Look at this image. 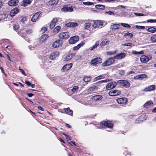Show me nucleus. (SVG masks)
<instances>
[{
  "label": "nucleus",
  "mask_w": 156,
  "mask_h": 156,
  "mask_svg": "<svg viewBox=\"0 0 156 156\" xmlns=\"http://www.w3.org/2000/svg\"><path fill=\"white\" fill-rule=\"evenodd\" d=\"M114 62L115 58L114 57H110L104 62L102 63V66H109L114 63Z\"/></svg>",
  "instance_id": "nucleus-1"
},
{
  "label": "nucleus",
  "mask_w": 156,
  "mask_h": 156,
  "mask_svg": "<svg viewBox=\"0 0 156 156\" xmlns=\"http://www.w3.org/2000/svg\"><path fill=\"white\" fill-rule=\"evenodd\" d=\"M101 126L103 128H112L113 127V124L110 121H107L101 122Z\"/></svg>",
  "instance_id": "nucleus-2"
},
{
  "label": "nucleus",
  "mask_w": 156,
  "mask_h": 156,
  "mask_svg": "<svg viewBox=\"0 0 156 156\" xmlns=\"http://www.w3.org/2000/svg\"><path fill=\"white\" fill-rule=\"evenodd\" d=\"M58 36L60 39H67L70 36L69 33L68 32H65L59 34Z\"/></svg>",
  "instance_id": "nucleus-3"
},
{
  "label": "nucleus",
  "mask_w": 156,
  "mask_h": 156,
  "mask_svg": "<svg viewBox=\"0 0 156 156\" xmlns=\"http://www.w3.org/2000/svg\"><path fill=\"white\" fill-rule=\"evenodd\" d=\"M152 57L149 56V57L145 55H142L140 58V60L141 62L146 63L149 60L151 59Z\"/></svg>",
  "instance_id": "nucleus-4"
},
{
  "label": "nucleus",
  "mask_w": 156,
  "mask_h": 156,
  "mask_svg": "<svg viewBox=\"0 0 156 156\" xmlns=\"http://www.w3.org/2000/svg\"><path fill=\"white\" fill-rule=\"evenodd\" d=\"M101 58L99 57L96 58L92 60L90 62L91 65L96 66L97 64L101 63L102 62Z\"/></svg>",
  "instance_id": "nucleus-5"
},
{
  "label": "nucleus",
  "mask_w": 156,
  "mask_h": 156,
  "mask_svg": "<svg viewBox=\"0 0 156 156\" xmlns=\"http://www.w3.org/2000/svg\"><path fill=\"white\" fill-rule=\"evenodd\" d=\"M117 101L119 104L126 105L128 103L127 99L125 98H119L116 100Z\"/></svg>",
  "instance_id": "nucleus-6"
},
{
  "label": "nucleus",
  "mask_w": 156,
  "mask_h": 156,
  "mask_svg": "<svg viewBox=\"0 0 156 156\" xmlns=\"http://www.w3.org/2000/svg\"><path fill=\"white\" fill-rule=\"evenodd\" d=\"M121 92L119 90H111L108 92V94L110 96H113L119 95Z\"/></svg>",
  "instance_id": "nucleus-7"
},
{
  "label": "nucleus",
  "mask_w": 156,
  "mask_h": 156,
  "mask_svg": "<svg viewBox=\"0 0 156 156\" xmlns=\"http://www.w3.org/2000/svg\"><path fill=\"white\" fill-rule=\"evenodd\" d=\"M72 66V64H67L65 65L61 69L62 72H65L70 69Z\"/></svg>",
  "instance_id": "nucleus-8"
},
{
  "label": "nucleus",
  "mask_w": 156,
  "mask_h": 156,
  "mask_svg": "<svg viewBox=\"0 0 156 156\" xmlns=\"http://www.w3.org/2000/svg\"><path fill=\"white\" fill-rule=\"evenodd\" d=\"M117 82L122 85V86L125 87H128L129 86L130 84L129 82L126 80H120L118 81Z\"/></svg>",
  "instance_id": "nucleus-9"
},
{
  "label": "nucleus",
  "mask_w": 156,
  "mask_h": 156,
  "mask_svg": "<svg viewBox=\"0 0 156 156\" xmlns=\"http://www.w3.org/2000/svg\"><path fill=\"white\" fill-rule=\"evenodd\" d=\"M79 40L78 36H76L71 37L69 40V42L70 44H74Z\"/></svg>",
  "instance_id": "nucleus-10"
},
{
  "label": "nucleus",
  "mask_w": 156,
  "mask_h": 156,
  "mask_svg": "<svg viewBox=\"0 0 156 156\" xmlns=\"http://www.w3.org/2000/svg\"><path fill=\"white\" fill-rule=\"evenodd\" d=\"M116 83L115 82L110 83L107 85L106 88L107 90H109L114 88L116 86Z\"/></svg>",
  "instance_id": "nucleus-11"
},
{
  "label": "nucleus",
  "mask_w": 156,
  "mask_h": 156,
  "mask_svg": "<svg viewBox=\"0 0 156 156\" xmlns=\"http://www.w3.org/2000/svg\"><path fill=\"white\" fill-rule=\"evenodd\" d=\"M125 56V53L124 52H122L117 54L114 57L115 58V59H120L124 58Z\"/></svg>",
  "instance_id": "nucleus-12"
},
{
  "label": "nucleus",
  "mask_w": 156,
  "mask_h": 156,
  "mask_svg": "<svg viewBox=\"0 0 156 156\" xmlns=\"http://www.w3.org/2000/svg\"><path fill=\"white\" fill-rule=\"evenodd\" d=\"M41 13L40 12H37L36 13L34 14L32 17L31 20L33 22H36L39 18Z\"/></svg>",
  "instance_id": "nucleus-13"
},
{
  "label": "nucleus",
  "mask_w": 156,
  "mask_h": 156,
  "mask_svg": "<svg viewBox=\"0 0 156 156\" xmlns=\"http://www.w3.org/2000/svg\"><path fill=\"white\" fill-rule=\"evenodd\" d=\"M61 10L64 12H72L73 11V9L71 6H67L62 8Z\"/></svg>",
  "instance_id": "nucleus-14"
},
{
  "label": "nucleus",
  "mask_w": 156,
  "mask_h": 156,
  "mask_svg": "<svg viewBox=\"0 0 156 156\" xmlns=\"http://www.w3.org/2000/svg\"><path fill=\"white\" fill-rule=\"evenodd\" d=\"M103 25V22L100 20H96L94 21V24L93 25V27L96 28L100 26H102Z\"/></svg>",
  "instance_id": "nucleus-15"
},
{
  "label": "nucleus",
  "mask_w": 156,
  "mask_h": 156,
  "mask_svg": "<svg viewBox=\"0 0 156 156\" xmlns=\"http://www.w3.org/2000/svg\"><path fill=\"white\" fill-rule=\"evenodd\" d=\"M18 0H10L8 3V5L10 6H15L18 5L19 3Z\"/></svg>",
  "instance_id": "nucleus-16"
},
{
  "label": "nucleus",
  "mask_w": 156,
  "mask_h": 156,
  "mask_svg": "<svg viewBox=\"0 0 156 156\" xmlns=\"http://www.w3.org/2000/svg\"><path fill=\"white\" fill-rule=\"evenodd\" d=\"M19 12V9L17 8H15L12 10L10 13V15L12 17L17 14Z\"/></svg>",
  "instance_id": "nucleus-17"
},
{
  "label": "nucleus",
  "mask_w": 156,
  "mask_h": 156,
  "mask_svg": "<svg viewBox=\"0 0 156 156\" xmlns=\"http://www.w3.org/2000/svg\"><path fill=\"white\" fill-rule=\"evenodd\" d=\"M59 55V52L58 51H55L51 53L49 57L51 59L53 60L55 58Z\"/></svg>",
  "instance_id": "nucleus-18"
},
{
  "label": "nucleus",
  "mask_w": 156,
  "mask_h": 156,
  "mask_svg": "<svg viewBox=\"0 0 156 156\" xmlns=\"http://www.w3.org/2000/svg\"><path fill=\"white\" fill-rule=\"evenodd\" d=\"M98 89V87H97L94 86L91 87L88 89V92L90 93H92L96 91Z\"/></svg>",
  "instance_id": "nucleus-19"
},
{
  "label": "nucleus",
  "mask_w": 156,
  "mask_h": 156,
  "mask_svg": "<svg viewBox=\"0 0 156 156\" xmlns=\"http://www.w3.org/2000/svg\"><path fill=\"white\" fill-rule=\"evenodd\" d=\"M58 0H51L48 2L49 5L54 6L56 5L58 3Z\"/></svg>",
  "instance_id": "nucleus-20"
},
{
  "label": "nucleus",
  "mask_w": 156,
  "mask_h": 156,
  "mask_svg": "<svg viewBox=\"0 0 156 156\" xmlns=\"http://www.w3.org/2000/svg\"><path fill=\"white\" fill-rule=\"evenodd\" d=\"M110 41L109 39H105L103 40L100 44L101 46H104L109 44Z\"/></svg>",
  "instance_id": "nucleus-21"
},
{
  "label": "nucleus",
  "mask_w": 156,
  "mask_h": 156,
  "mask_svg": "<svg viewBox=\"0 0 156 156\" xmlns=\"http://www.w3.org/2000/svg\"><path fill=\"white\" fill-rule=\"evenodd\" d=\"M155 89V85H151L148 86L147 87L145 88L144 90V91H149Z\"/></svg>",
  "instance_id": "nucleus-22"
},
{
  "label": "nucleus",
  "mask_w": 156,
  "mask_h": 156,
  "mask_svg": "<svg viewBox=\"0 0 156 156\" xmlns=\"http://www.w3.org/2000/svg\"><path fill=\"white\" fill-rule=\"evenodd\" d=\"M48 37V36L46 34H44L42 35L40 39V42H44L46 40Z\"/></svg>",
  "instance_id": "nucleus-23"
},
{
  "label": "nucleus",
  "mask_w": 156,
  "mask_h": 156,
  "mask_svg": "<svg viewBox=\"0 0 156 156\" xmlns=\"http://www.w3.org/2000/svg\"><path fill=\"white\" fill-rule=\"evenodd\" d=\"M61 45V44L60 43V41L58 40L55 41L52 44V46L54 48H56L59 47Z\"/></svg>",
  "instance_id": "nucleus-24"
},
{
  "label": "nucleus",
  "mask_w": 156,
  "mask_h": 156,
  "mask_svg": "<svg viewBox=\"0 0 156 156\" xmlns=\"http://www.w3.org/2000/svg\"><path fill=\"white\" fill-rule=\"evenodd\" d=\"M147 76L146 75L142 74L137 75L134 77V78L137 79H142L144 78H146Z\"/></svg>",
  "instance_id": "nucleus-25"
},
{
  "label": "nucleus",
  "mask_w": 156,
  "mask_h": 156,
  "mask_svg": "<svg viewBox=\"0 0 156 156\" xmlns=\"http://www.w3.org/2000/svg\"><path fill=\"white\" fill-rule=\"evenodd\" d=\"M77 26V23H69L66 24V26L67 27H74Z\"/></svg>",
  "instance_id": "nucleus-26"
},
{
  "label": "nucleus",
  "mask_w": 156,
  "mask_h": 156,
  "mask_svg": "<svg viewBox=\"0 0 156 156\" xmlns=\"http://www.w3.org/2000/svg\"><path fill=\"white\" fill-rule=\"evenodd\" d=\"M26 29H21L20 31L19 34L23 37H25L26 36Z\"/></svg>",
  "instance_id": "nucleus-27"
},
{
  "label": "nucleus",
  "mask_w": 156,
  "mask_h": 156,
  "mask_svg": "<svg viewBox=\"0 0 156 156\" xmlns=\"http://www.w3.org/2000/svg\"><path fill=\"white\" fill-rule=\"evenodd\" d=\"M102 97L101 95H96L93 96L92 99L95 101L100 100L102 99Z\"/></svg>",
  "instance_id": "nucleus-28"
},
{
  "label": "nucleus",
  "mask_w": 156,
  "mask_h": 156,
  "mask_svg": "<svg viewBox=\"0 0 156 156\" xmlns=\"http://www.w3.org/2000/svg\"><path fill=\"white\" fill-rule=\"evenodd\" d=\"M147 30L151 33H154L156 32V29L153 27H150L148 28Z\"/></svg>",
  "instance_id": "nucleus-29"
},
{
  "label": "nucleus",
  "mask_w": 156,
  "mask_h": 156,
  "mask_svg": "<svg viewBox=\"0 0 156 156\" xmlns=\"http://www.w3.org/2000/svg\"><path fill=\"white\" fill-rule=\"evenodd\" d=\"M145 116V115H141L136 120V122L137 123H139L141 121H143V119L144 118V116Z\"/></svg>",
  "instance_id": "nucleus-30"
},
{
  "label": "nucleus",
  "mask_w": 156,
  "mask_h": 156,
  "mask_svg": "<svg viewBox=\"0 0 156 156\" xmlns=\"http://www.w3.org/2000/svg\"><path fill=\"white\" fill-rule=\"evenodd\" d=\"M120 25L119 24H115L111 25V29L112 30H116L119 29Z\"/></svg>",
  "instance_id": "nucleus-31"
},
{
  "label": "nucleus",
  "mask_w": 156,
  "mask_h": 156,
  "mask_svg": "<svg viewBox=\"0 0 156 156\" xmlns=\"http://www.w3.org/2000/svg\"><path fill=\"white\" fill-rule=\"evenodd\" d=\"M99 45V41H97L95 42V44L92 46V47H91L90 48V51H92L94 49H95V48H96Z\"/></svg>",
  "instance_id": "nucleus-32"
},
{
  "label": "nucleus",
  "mask_w": 156,
  "mask_h": 156,
  "mask_svg": "<svg viewBox=\"0 0 156 156\" xmlns=\"http://www.w3.org/2000/svg\"><path fill=\"white\" fill-rule=\"evenodd\" d=\"M75 54L74 53H71L69 54L68 55H67L66 58V61H68V60H70L71 58H73V57L74 56Z\"/></svg>",
  "instance_id": "nucleus-33"
},
{
  "label": "nucleus",
  "mask_w": 156,
  "mask_h": 156,
  "mask_svg": "<svg viewBox=\"0 0 156 156\" xmlns=\"http://www.w3.org/2000/svg\"><path fill=\"white\" fill-rule=\"evenodd\" d=\"M65 111L66 113L69 115H72L73 114V111L71 110L70 109L69 107L66 108H65Z\"/></svg>",
  "instance_id": "nucleus-34"
},
{
  "label": "nucleus",
  "mask_w": 156,
  "mask_h": 156,
  "mask_svg": "<svg viewBox=\"0 0 156 156\" xmlns=\"http://www.w3.org/2000/svg\"><path fill=\"white\" fill-rule=\"evenodd\" d=\"M117 51L118 50H115L113 51H108L106 52V53L108 55H111L116 53Z\"/></svg>",
  "instance_id": "nucleus-35"
},
{
  "label": "nucleus",
  "mask_w": 156,
  "mask_h": 156,
  "mask_svg": "<svg viewBox=\"0 0 156 156\" xmlns=\"http://www.w3.org/2000/svg\"><path fill=\"white\" fill-rule=\"evenodd\" d=\"M61 27L60 26H57L54 29V32L55 34H57L61 29Z\"/></svg>",
  "instance_id": "nucleus-36"
},
{
  "label": "nucleus",
  "mask_w": 156,
  "mask_h": 156,
  "mask_svg": "<svg viewBox=\"0 0 156 156\" xmlns=\"http://www.w3.org/2000/svg\"><path fill=\"white\" fill-rule=\"evenodd\" d=\"M31 2L30 0H23V5L24 7L27 6L28 4L30 3Z\"/></svg>",
  "instance_id": "nucleus-37"
},
{
  "label": "nucleus",
  "mask_w": 156,
  "mask_h": 156,
  "mask_svg": "<svg viewBox=\"0 0 156 156\" xmlns=\"http://www.w3.org/2000/svg\"><path fill=\"white\" fill-rule=\"evenodd\" d=\"M83 44H84V43H83L78 44L77 45V46H75L73 48V50L76 51V50H78L80 47H81L83 45Z\"/></svg>",
  "instance_id": "nucleus-38"
},
{
  "label": "nucleus",
  "mask_w": 156,
  "mask_h": 156,
  "mask_svg": "<svg viewBox=\"0 0 156 156\" xmlns=\"http://www.w3.org/2000/svg\"><path fill=\"white\" fill-rule=\"evenodd\" d=\"M13 29L16 31L19 28V25L18 23H16L13 24Z\"/></svg>",
  "instance_id": "nucleus-39"
},
{
  "label": "nucleus",
  "mask_w": 156,
  "mask_h": 156,
  "mask_svg": "<svg viewBox=\"0 0 156 156\" xmlns=\"http://www.w3.org/2000/svg\"><path fill=\"white\" fill-rule=\"evenodd\" d=\"M95 7L97 9H105V6L104 5H97L95 6Z\"/></svg>",
  "instance_id": "nucleus-40"
},
{
  "label": "nucleus",
  "mask_w": 156,
  "mask_h": 156,
  "mask_svg": "<svg viewBox=\"0 0 156 156\" xmlns=\"http://www.w3.org/2000/svg\"><path fill=\"white\" fill-rule=\"evenodd\" d=\"M132 53L135 55H138V54H142L144 53V51H132Z\"/></svg>",
  "instance_id": "nucleus-41"
},
{
  "label": "nucleus",
  "mask_w": 156,
  "mask_h": 156,
  "mask_svg": "<svg viewBox=\"0 0 156 156\" xmlns=\"http://www.w3.org/2000/svg\"><path fill=\"white\" fill-rule=\"evenodd\" d=\"M91 79L90 77L85 76L83 78V80L85 82H87L90 81Z\"/></svg>",
  "instance_id": "nucleus-42"
},
{
  "label": "nucleus",
  "mask_w": 156,
  "mask_h": 156,
  "mask_svg": "<svg viewBox=\"0 0 156 156\" xmlns=\"http://www.w3.org/2000/svg\"><path fill=\"white\" fill-rule=\"evenodd\" d=\"M151 40L152 42H156V35L151 36Z\"/></svg>",
  "instance_id": "nucleus-43"
},
{
  "label": "nucleus",
  "mask_w": 156,
  "mask_h": 156,
  "mask_svg": "<svg viewBox=\"0 0 156 156\" xmlns=\"http://www.w3.org/2000/svg\"><path fill=\"white\" fill-rule=\"evenodd\" d=\"M121 25L122 26L126 28H129L131 27L129 24L127 23H121Z\"/></svg>",
  "instance_id": "nucleus-44"
},
{
  "label": "nucleus",
  "mask_w": 156,
  "mask_h": 156,
  "mask_svg": "<svg viewBox=\"0 0 156 156\" xmlns=\"http://www.w3.org/2000/svg\"><path fill=\"white\" fill-rule=\"evenodd\" d=\"M124 36L125 37L126 36H129L130 37H133V34L132 33L129 32L126 33L124 34Z\"/></svg>",
  "instance_id": "nucleus-45"
},
{
  "label": "nucleus",
  "mask_w": 156,
  "mask_h": 156,
  "mask_svg": "<svg viewBox=\"0 0 156 156\" xmlns=\"http://www.w3.org/2000/svg\"><path fill=\"white\" fill-rule=\"evenodd\" d=\"M26 36L31 34L32 32V30L30 29H26Z\"/></svg>",
  "instance_id": "nucleus-46"
},
{
  "label": "nucleus",
  "mask_w": 156,
  "mask_h": 156,
  "mask_svg": "<svg viewBox=\"0 0 156 156\" xmlns=\"http://www.w3.org/2000/svg\"><path fill=\"white\" fill-rule=\"evenodd\" d=\"M133 44L131 43H128L124 44H122V45L124 46H132Z\"/></svg>",
  "instance_id": "nucleus-47"
},
{
  "label": "nucleus",
  "mask_w": 156,
  "mask_h": 156,
  "mask_svg": "<svg viewBox=\"0 0 156 156\" xmlns=\"http://www.w3.org/2000/svg\"><path fill=\"white\" fill-rule=\"evenodd\" d=\"M78 87L77 86H74L73 88L71 90L72 92H74L76 90L78 89Z\"/></svg>",
  "instance_id": "nucleus-48"
},
{
  "label": "nucleus",
  "mask_w": 156,
  "mask_h": 156,
  "mask_svg": "<svg viewBox=\"0 0 156 156\" xmlns=\"http://www.w3.org/2000/svg\"><path fill=\"white\" fill-rule=\"evenodd\" d=\"M90 24L89 23H87L85 24L84 27L85 29H87L90 27Z\"/></svg>",
  "instance_id": "nucleus-49"
},
{
  "label": "nucleus",
  "mask_w": 156,
  "mask_h": 156,
  "mask_svg": "<svg viewBox=\"0 0 156 156\" xmlns=\"http://www.w3.org/2000/svg\"><path fill=\"white\" fill-rule=\"evenodd\" d=\"M136 28L139 29H144L145 28V27L144 26H138L136 25Z\"/></svg>",
  "instance_id": "nucleus-50"
},
{
  "label": "nucleus",
  "mask_w": 156,
  "mask_h": 156,
  "mask_svg": "<svg viewBox=\"0 0 156 156\" xmlns=\"http://www.w3.org/2000/svg\"><path fill=\"white\" fill-rule=\"evenodd\" d=\"M147 22L148 23H156V20H153V19H150L147 20Z\"/></svg>",
  "instance_id": "nucleus-51"
},
{
  "label": "nucleus",
  "mask_w": 156,
  "mask_h": 156,
  "mask_svg": "<svg viewBox=\"0 0 156 156\" xmlns=\"http://www.w3.org/2000/svg\"><path fill=\"white\" fill-rule=\"evenodd\" d=\"M55 24H54L51 22V23L49 25L50 28L51 29H53L55 27Z\"/></svg>",
  "instance_id": "nucleus-52"
},
{
  "label": "nucleus",
  "mask_w": 156,
  "mask_h": 156,
  "mask_svg": "<svg viewBox=\"0 0 156 156\" xmlns=\"http://www.w3.org/2000/svg\"><path fill=\"white\" fill-rule=\"evenodd\" d=\"M125 71L124 70H121L119 71V73L120 75L121 76L124 75L125 74Z\"/></svg>",
  "instance_id": "nucleus-53"
},
{
  "label": "nucleus",
  "mask_w": 156,
  "mask_h": 156,
  "mask_svg": "<svg viewBox=\"0 0 156 156\" xmlns=\"http://www.w3.org/2000/svg\"><path fill=\"white\" fill-rule=\"evenodd\" d=\"M58 20L56 18H53V20L51 21L52 23H53L54 24H55L56 25V23L57 22Z\"/></svg>",
  "instance_id": "nucleus-54"
},
{
  "label": "nucleus",
  "mask_w": 156,
  "mask_h": 156,
  "mask_svg": "<svg viewBox=\"0 0 156 156\" xmlns=\"http://www.w3.org/2000/svg\"><path fill=\"white\" fill-rule=\"evenodd\" d=\"M83 3L84 5H90L93 4L92 3L90 2H83Z\"/></svg>",
  "instance_id": "nucleus-55"
},
{
  "label": "nucleus",
  "mask_w": 156,
  "mask_h": 156,
  "mask_svg": "<svg viewBox=\"0 0 156 156\" xmlns=\"http://www.w3.org/2000/svg\"><path fill=\"white\" fill-rule=\"evenodd\" d=\"M105 13L106 14H108L109 15H112L113 16H114L115 15L114 12L112 11L107 12H105Z\"/></svg>",
  "instance_id": "nucleus-56"
},
{
  "label": "nucleus",
  "mask_w": 156,
  "mask_h": 156,
  "mask_svg": "<svg viewBox=\"0 0 156 156\" xmlns=\"http://www.w3.org/2000/svg\"><path fill=\"white\" fill-rule=\"evenodd\" d=\"M110 80L109 79H106L104 80H102L100 81L99 82L101 83H106V82L109 81Z\"/></svg>",
  "instance_id": "nucleus-57"
},
{
  "label": "nucleus",
  "mask_w": 156,
  "mask_h": 156,
  "mask_svg": "<svg viewBox=\"0 0 156 156\" xmlns=\"http://www.w3.org/2000/svg\"><path fill=\"white\" fill-rule=\"evenodd\" d=\"M135 14L136 15L139 16H145L144 14L139 13H135Z\"/></svg>",
  "instance_id": "nucleus-58"
},
{
  "label": "nucleus",
  "mask_w": 156,
  "mask_h": 156,
  "mask_svg": "<svg viewBox=\"0 0 156 156\" xmlns=\"http://www.w3.org/2000/svg\"><path fill=\"white\" fill-rule=\"evenodd\" d=\"M63 134L65 136L67 140H70V137L69 136L65 134Z\"/></svg>",
  "instance_id": "nucleus-59"
},
{
  "label": "nucleus",
  "mask_w": 156,
  "mask_h": 156,
  "mask_svg": "<svg viewBox=\"0 0 156 156\" xmlns=\"http://www.w3.org/2000/svg\"><path fill=\"white\" fill-rule=\"evenodd\" d=\"M47 31V28L46 27H43L41 29V31L43 32H44Z\"/></svg>",
  "instance_id": "nucleus-60"
},
{
  "label": "nucleus",
  "mask_w": 156,
  "mask_h": 156,
  "mask_svg": "<svg viewBox=\"0 0 156 156\" xmlns=\"http://www.w3.org/2000/svg\"><path fill=\"white\" fill-rule=\"evenodd\" d=\"M19 70H20V72H21L25 76H26V74L25 73L24 71L23 70L20 69H19Z\"/></svg>",
  "instance_id": "nucleus-61"
},
{
  "label": "nucleus",
  "mask_w": 156,
  "mask_h": 156,
  "mask_svg": "<svg viewBox=\"0 0 156 156\" xmlns=\"http://www.w3.org/2000/svg\"><path fill=\"white\" fill-rule=\"evenodd\" d=\"M25 83L28 86H30L31 85V83L29 81L26 80Z\"/></svg>",
  "instance_id": "nucleus-62"
},
{
  "label": "nucleus",
  "mask_w": 156,
  "mask_h": 156,
  "mask_svg": "<svg viewBox=\"0 0 156 156\" xmlns=\"http://www.w3.org/2000/svg\"><path fill=\"white\" fill-rule=\"evenodd\" d=\"M27 94L30 97H31L34 95V94L32 93H28Z\"/></svg>",
  "instance_id": "nucleus-63"
},
{
  "label": "nucleus",
  "mask_w": 156,
  "mask_h": 156,
  "mask_svg": "<svg viewBox=\"0 0 156 156\" xmlns=\"http://www.w3.org/2000/svg\"><path fill=\"white\" fill-rule=\"evenodd\" d=\"M26 17H23L21 20V21L23 23L26 20Z\"/></svg>",
  "instance_id": "nucleus-64"
}]
</instances>
